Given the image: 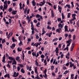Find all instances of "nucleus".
<instances>
[{"mask_svg": "<svg viewBox=\"0 0 79 79\" xmlns=\"http://www.w3.org/2000/svg\"><path fill=\"white\" fill-rule=\"evenodd\" d=\"M72 41H73V40L70 39L66 41V44H68L67 45V47H69V46L70 45V44H71V43Z\"/></svg>", "mask_w": 79, "mask_h": 79, "instance_id": "obj_1", "label": "nucleus"}, {"mask_svg": "<svg viewBox=\"0 0 79 79\" xmlns=\"http://www.w3.org/2000/svg\"><path fill=\"white\" fill-rule=\"evenodd\" d=\"M44 73L45 75H43V77L46 79L47 77V69H46L44 71Z\"/></svg>", "mask_w": 79, "mask_h": 79, "instance_id": "obj_2", "label": "nucleus"}, {"mask_svg": "<svg viewBox=\"0 0 79 79\" xmlns=\"http://www.w3.org/2000/svg\"><path fill=\"white\" fill-rule=\"evenodd\" d=\"M18 75H19V73H17L16 72H15L14 74L13 75V76L14 77H16L17 76H18Z\"/></svg>", "mask_w": 79, "mask_h": 79, "instance_id": "obj_3", "label": "nucleus"}, {"mask_svg": "<svg viewBox=\"0 0 79 79\" xmlns=\"http://www.w3.org/2000/svg\"><path fill=\"white\" fill-rule=\"evenodd\" d=\"M36 18H38L40 17V19H43V18H42V16H41L39 14L36 15Z\"/></svg>", "mask_w": 79, "mask_h": 79, "instance_id": "obj_4", "label": "nucleus"}, {"mask_svg": "<svg viewBox=\"0 0 79 79\" xmlns=\"http://www.w3.org/2000/svg\"><path fill=\"white\" fill-rule=\"evenodd\" d=\"M55 52L56 53H59V49L57 47L56 48Z\"/></svg>", "mask_w": 79, "mask_h": 79, "instance_id": "obj_5", "label": "nucleus"}, {"mask_svg": "<svg viewBox=\"0 0 79 79\" xmlns=\"http://www.w3.org/2000/svg\"><path fill=\"white\" fill-rule=\"evenodd\" d=\"M59 55H60V57L61 58H63V56H64V54H63V52H60L59 53Z\"/></svg>", "mask_w": 79, "mask_h": 79, "instance_id": "obj_6", "label": "nucleus"}, {"mask_svg": "<svg viewBox=\"0 0 79 79\" xmlns=\"http://www.w3.org/2000/svg\"><path fill=\"white\" fill-rule=\"evenodd\" d=\"M74 43H73L72 44V46L71 47V51H73V49L74 48Z\"/></svg>", "mask_w": 79, "mask_h": 79, "instance_id": "obj_7", "label": "nucleus"}, {"mask_svg": "<svg viewBox=\"0 0 79 79\" xmlns=\"http://www.w3.org/2000/svg\"><path fill=\"white\" fill-rule=\"evenodd\" d=\"M35 72L36 74H37V75H38V71H37V67H36L35 68Z\"/></svg>", "mask_w": 79, "mask_h": 79, "instance_id": "obj_8", "label": "nucleus"}, {"mask_svg": "<svg viewBox=\"0 0 79 79\" xmlns=\"http://www.w3.org/2000/svg\"><path fill=\"white\" fill-rule=\"evenodd\" d=\"M69 63L70 64V68H72L73 66H74V64H73V62H72L70 61L69 62Z\"/></svg>", "mask_w": 79, "mask_h": 79, "instance_id": "obj_9", "label": "nucleus"}, {"mask_svg": "<svg viewBox=\"0 0 79 79\" xmlns=\"http://www.w3.org/2000/svg\"><path fill=\"white\" fill-rule=\"evenodd\" d=\"M32 3L33 6H35V5H36V2H35V0H34L32 1Z\"/></svg>", "mask_w": 79, "mask_h": 79, "instance_id": "obj_10", "label": "nucleus"}, {"mask_svg": "<svg viewBox=\"0 0 79 79\" xmlns=\"http://www.w3.org/2000/svg\"><path fill=\"white\" fill-rule=\"evenodd\" d=\"M17 64V62H16V60H15V59L14 60H13V62L12 63V64H15V65H16V64Z\"/></svg>", "mask_w": 79, "mask_h": 79, "instance_id": "obj_11", "label": "nucleus"}, {"mask_svg": "<svg viewBox=\"0 0 79 79\" xmlns=\"http://www.w3.org/2000/svg\"><path fill=\"white\" fill-rule=\"evenodd\" d=\"M67 7H68L69 9H70L71 8V5H70L67 4L64 7V8H67Z\"/></svg>", "mask_w": 79, "mask_h": 79, "instance_id": "obj_12", "label": "nucleus"}, {"mask_svg": "<svg viewBox=\"0 0 79 79\" xmlns=\"http://www.w3.org/2000/svg\"><path fill=\"white\" fill-rule=\"evenodd\" d=\"M5 56H6L5 55H4L3 57L2 62H3V63H5V59H6V58H5Z\"/></svg>", "mask_w": 79, "mask_h": 79, "instance_id": "obj_13", "label": "nucleus"}, {"mask_svg": "<svg viewBox=\"0 0 79 79\" xmlns=\"http://www.w3.org/2000/svg\"><path fill=\"white\" fill-rule=\"evenodd\" d=\"M51 15L52 16V17L53 18L55 16V14H54V13L53 12V11L52 10L51 11Z\"/></svg>", "mask_w": 79, "mask_h": 79, "instance_id": "obj_14", "label": "nucleus"}, {"mask_svg": "<svg viewBox=\"0 0 79 79\" xmlns=\"http://www.w3.org/2000/svg\"><path fill=\"white\" fill-rule=\"evenodd\" d=\"M17 11L16 10H13L12 12V14L13 15H16Z\"/></svg>", "mask_w": 79, "mask_h": 79, "instance_id": "obj_15", "label": "nucleus"}, {"mask_svg": "<svg viewBox=\"0 0 79 79\" xmlns=\"http://www.w3.org/2000/svg\"><path fill=\"white\" fill-rule=\"evenodd\" d=\"M12 35H13V32H11L9 33L8 35L7 36L8 38H10V37H11Z\"/></svg>", "mask_w": 79, "mask_h": 79, "instance_id": "obj_16", "label": "nucleus"}, {"mask_svg": "<svg viewBox=\"0 0 79 79\" xmlns=\"http://www.w3.org/2000/svg\"><path fill=\"white\" fill-rule=\"evenodd\" d=\"M76 16V15L75 14H72V16L73 17V19H76V17H75Z\"/></svg>", "mask_w": 79, "mask_h": 79, "instance_id": "obj_17", "label": "nucleus"}, {"mask_svg": "<svg viewBox=\"0 0 79 79\" xmlns=\"http://www.w3.org/2000/svg\"><path fill=\"white\" fill-rule=\"evenodd\" d=\"M19 40L21 41V40H23V37L22 35H20V36H19Z\"/></svg>", "mask_w": 79, "mask_h": 79, "instance_id": "obj_18", "label": "nucleus"}, {"mask_svg": "<svg viewBox=\"0 0 79 79\" xmlns=\"http://www.w3.org/2000/svg\"><path fill=\"white\" fill-rule=\"evenodd\" d=\"M7 77L8 78L10 79V74H7L4 76V77Z\"/></svg>", "mask_w": 79, "mask_h": 79, "instance_id": "obj_19", "label": "nucleus"}, {"mask_svg": "<svg viewBox=\"0 0 79 79\" xmlns=\"http://www.w3.org/2000/svg\"><path fill=\"white\" fill-rule=\"evenodd\" d=\"M41 44V42H40V43H37L36 44H35V46L36 47H38V45H40Z\"/></svg>", "mask_w": 79, "mask_h": 79, "instance_id": "obj_20", "label": "nucleus"}, {"mask_svg": "<svg viewBox=\"0 0 79 79\" xmlns=\"http://www.w3.org/2000/svg\"><path fill=\"white\" fill-rule=\"evenodd\" d=\"M15 46H16V44H12V46H10V48H11L13 49V48L15 47Z\"/></svg>", "mask_w": 79, "mask_h": 79, "instance_id": "obj_21", "label": "nucleus"}, {"mask_svg": "<svg viewBox=\"0 0 79 79\" xmlns=\"http://www.w3.org/2000/svg\"><path fill=\"white\" fill-rule=\"evenodd\" d=\"M8 7V4L4 5V8L5 10H6Z\"/></svg>", "mask_w": 79, "mask_h": 79, "instance_id": "obj_22", "label": "nucleus"}, {"mask_svg": "<svg viewBox=\"0 0 79 79\" xmlns=\"http://www.w3.org/2000/svg\"><path fill=\"white\" fill-rule=\"evenodd\" d=\"M8 59L10 60H14L15 59L14 58L10 56H9Z\"/></svg>", "mask_w": 79, "mask_h": 79, "instance_id": "obj_23", "label": "nucleus"}, {"mask_svg": "<svg viewBox=\"0 0 79 79\" xmlns=\"http://www.w3.org/2000/svg\"><path fill=\"white\" fill-rule=\"evenodd\" d=\"M61 31V28H60L59 29H57L56 30V31H57V32H60Z\"/></svg>", "mask_w": 79, "mask_h": 79, "instance_id": "obj_24", "label": "nucleus"}, {"mask_svg": "<svg viewBox=\"0 0 79 79\" xmlns=\"http://www.w3.org/2000/svg\"><path fill=\"white\" fill-rule=\"evenodd\" d=\"M12 40L13 42H16V41H17V40L16 39H15L14 37H13L12 38Z\"/></svg>", "mask_w": 79, "mask_h": 79, "instance_id": "obj_25", "label": "nucleus"}, {"mask_svg": "<svg viewBox=\"0 0 79 79\" xmlns=\"http://www.w3.org/2000/svg\"><path fill=\"white\" fill-rule=\"evenodd\" d=\"M58 27H61V28H62L63 27V25L61 23H59L58 24Z\"/></svg>", "mask_w": 79, "mask_h": 79, "instance_id": "obj_26", "label": "nucleus"}, {"mask_svg": "<svg viewBox=\"0 0 79 79\" xmlns=\"http://www.w3.org/2000/svg\"><path fill=\"white\" fill-rule=\"evenodd\" d=\"M58 40V38H57L53 39L52 40V42H56V41H57Z\"/></svg>", "mask_w": 79, "mask_h": 79, "instance_id": "obj_27", "label": "nucleus"}, {"mask_svg": "<svg viewBox=\"0 0 79 79\" xmlns=\"http://www.w3.org/2000/svg\"><path fill=\"white\" fill-rule=\"evenodd\" d=\"M44 4H45V3H43V2H41L40 3L39 5H40V6H43V5H44Z\"/></svg>", "mask_w": 79, "mask_h": 79, "instance_id": "obj_28", "label": "nucleus"}, {"mask_svg": "<svg viewBox=\"0 0 79 79\" xmlns=\"http://www.w3.org/2000/svg\"><path fill=\"white\" fill-rule=\"evenodd\" d=\"M65 28V31H68V26H65L64 27Z\"/></svg>", "mask_w": 79, "mask_h": 79, "instance_id": "obj_29", "label": "nucleus"}, {"mask_svg": "<svg viewBox=\"0 0 79 79\" xmlns=\"http://www.w3.org/2000/svg\"><path fill=\"white\" fill-rule=\"evenodd\" d=\"M19 5L20 6V10H21V9L23 8V7H22V3L20 2L19 4Z\"/></svg>", "mask_w": 79, "mask_h": 79, "instance_id": "obj_30", "label": "nucleus"}, {"mask_svg": "<svg viewBox=\"0 0 79 79\" xmlns=\"http://www.w3.org/2000/svg\"><path fill=\"white\" fill-rule=\"evenodd\" d=\"M19 46H21V45H23V42L21 41H20V42L19 44Z\"/></svg>", "mask_w": 79, "mask_h": 79, "instance_id": "obj_31", "label": "nucleus"}, {"mask_svg": "<svg viewBox=\"0 0 79 79\" xmlns=\"http://www.w3.org/2000/svg\"><path fill=\"white\" fill-rule=\"evenodd\" d=\"M17 50H18V51H19V52H21L22 50V48H18L17 49Z\"/></svg>", "mask_w": 79, "mask_h": 79, "instance_id": "obj_32", "label": "nucleus"}, {"mask_svg": "<svg viewBox=\"0 0 79 79\" xmlns=\"http://www.w3.org/2000/svg\"><path fill=\"white\" fill-rule=\"evenodd\" d=\"M32 54L33 56H35L36 55V54L35 53V52H32Z\"/></svg>", "mask_w": 79, "mask_h": 79, "instance_id": "obj_33", "label": "nucleus"}, {"mask_svg": "<svg viewBox=\"0 0 79 79\" xmlns=\"http://www.w3.org/2000/svg\"><path fill=\"white\" fill-rule=\"evenodd\" d=\"M62 19H64L65 18L64 15V14H63V13H62Z\"/></svg>", "mask_w": 79, "mask_h": 79, "instance_id": "obj_34", "label": "nucleus"}, {"mask_svg": "<svg viewBox=\"0 0 79 79\" xmlns=\"http://www.w3.org/2000/svg\"><path fill=\"white\" fill-rule=\"evenodd\" d=\"M69 49V48L67 46L66 48H65L64 49V51H65L66 50H68V49Z\"/></svg>", "mask_w": 79, "mask_h": 79, "instance_id": "obj_35", "label": "nucleus"}, {"mask_svg": "<svg viewBox=\"0 0 79 79\" xmlns=\"http://www.w3.org/2000/svg\"><path fill=\"white\" fill-rule=\"evenodd\" d=\"M28 8L27 7L25 10L24 11V14H26V12L27 11V10Z\"/></svg>", "mask_w": 79, "mask_h": 79, "instance_id": "obj_36", "label": "nucleus"}, {"mask_svg": "<svg viewBox=\"0 0 79 79\" xmlns=\"http://www.w3.org/2000/svg\"><path fill=\"white\" fill-rule=\"evenodd\" d=\"M19 59H20V57L19 56H17L16 58V60L17 61H18Z\"/></svg>", "mask_w": 79, "mask_h": 79, "instance_id": "obj_37", "label": "nucleus"}, {"mask_svg": "<svg viewBox=\"0 0 79 79\" xmlns=\"http://www.w3.org/2000/svg\"><path fill=\"white\" fill-rule=\"evenodd\" d=\"M52 32H51L50 33H49L48 34V36L49 37H51V35H52Z\"/></svg>", "mask_w": 79, "mask_h": 79, "instance_id": "obj_38", "label": "nucleus"}, {"mask_svg": "<svg viewBox=\"0 0 79 79\" xmlns=\"http://www.w3.org/2000/svg\"><path fill=\"white\" fill-rule=\"evenodd\" d=\"M35 64L36 66H39V63H38V62H37V60H36L35 61Z\"/></svg>", "mask_w": 79, "mask_h": 79, "instance_id": "obj_39", "label": "nucleus"}, {"mask_svg": "<svg viewBox=\"0 0 79 79\" xmlns=\"http://www.w3.org/2000/svg\"><path fill=\"white\" fill-rule=\"evenodd\" d=\"M75 19H71L70 20V22L71 23V24H73V21H74V20Z\"/></svg>", "mask_w": 79, "mask_h": 79, "instance_id": "obj_40", "label": "nucleus"}, {"mask_svg": "<svg viewBox=\"0 0 79 79\" xmlns=\"http://www.w3.org/2000/svg\"><path fill=\"white\" fill-rule=\"evenodd\" d=\"M13 69H16V65H14L12 66Z\"/></svg>", "mask_w": 79, "mask_h": 79, "instance_id": "obj_41", "label": "nucleus"}, {"mask_svg": "<svg viewBox=\"0 0 79 79\" xmlns=\"http://www.w3.org/2000/svg\"><path fill=\"white\" fill-rule=\"evenodd\" d=\"M21 72H22V73H25V71H24L23 69H21Z\"/></svg>", "mask_w": 79, "mask_h": 79, "instance_id": "obj_42", "label": "nucleus"}, {"mask_svg": "<svg viewBox=\"0 0 79 79\" xmlns=\"http://www.w3.org/2000/svg\"><path fill=\"white\" fill-rule=\"evenodd\" d=\"M58 9L59 10V11H61V7L60 6H58Z\"/></svg>", "mask_w": 79, "mask_h": 79, "instance_id": "obj_43", "label": "nucleus"}, {"mask_svg": "<svg viewBox=\"0 0 79 79\" xmlns=\"http://www.w3.org/2000/svg\"><path fill=\"white\" fill-rule=\"evenodd\" d=\"M74 75L73 74H72L71 75V79H74Z\"/></svg>", "mask_w": 79, "mask_h": 79, "instance_id": "obj_44", "label": "nucleus"}, {"mask_svg": "<svg viewBox=\"0 0 79 79\" xmlns=\"http://www.w3.org/2000/svg\"><path fill=\"white\" fill-rule=\"evenodd\" d=\"M47 28L48 29H52V27H50L49 25L47 26Z\"/></svg>", "mask_w": 79, "mask_h": 79, "instance_id": "obj_45", "label": "nucleus"}, {"mask_svg": "<svg viewBox=\"0 0 79 79\" xmlns=\"http://www.w3.org/2000/svg\"><path fill=\"white\" fill-rule=\"evenodd\" d=\"M70 16H71V13H69L67 15V18H70Z\"/></svg>", "mask_w": 79, "mask_h": 79, "instance_id": "obj_46", "label": "nucleus"}, {"mask_svg": "<svg viewBox=\"0 0 79 79\" xmlns=\"http://www.w3.org/2000/svg\"><path fill=\"white\" fill-rule=\"evenodd\" d=\"M43 33L41 34V35H44L45 33H46V31H45L44 30L42 31Z\"/></svg>", "mask_w": 79, "mask_h": 79, "instance_id": "obj_47", "label": "nucleus"}, {"mask_svg": "<svg viewBox=\"0 0 79 79\" xmlns=\"http://www.w3.org/2000/svg\"><path fill=\"white\" fill-rule=\"evenodd\" d=\"M8 11L9 12H11V11H12V8H10L8 10Z\"/></svg>", "mask_w": 79, "mask_h": 79, "instance_id": "obj_48", "label": "nucleus"}, {"mask_svg": "<svg viewBox=\"0 0 79 79\" xmlns=\"http://www.w3.org/2000/svg\"><path fill=\"white\" fill-rule=\"evenodd\" d=\"M19 65H20V66L21 68H23L24 67V65L21 64H19Z\"/></svg>", "mask_w": 79, "mask_h": 79, "instance_id": "obj_49", "label": "nucleus"}, {"mask_svg": "<svg viewBox=\"0 0 79 79\" xmlns=\"http://www.w3.org/2000/svg\"><path fill=\"white\" fill-rule=\"evenodd\" d=\"M41 58H45V56L42 54L41 56Z\"/></svg>", "mask_w": 79, "mask_h": 79, "instance_id": "obj_50", "label": "nucleus"}, {"mask_svg": "<svg viewBox=\"0 0 79 79\" xmlns=\"http://www.w3.org/2000/svg\"><path fill=\"white\" fill-rule=\"evenodd\" d=\"M58 47L59 48H61V44H59L58 45Z\"/></svg>", "mask_w": 79, "mask_h": 79, "instance_id": "obj_51", "label": "nucleus"}, {"mask_svg": "<svg viewBox=\"0 0 79 79\" xmlns=\"http://www.w3.org/2000/svg\"><path fill=\"white\" fill-rule=\"evenodd\" d=\"M54 66H51V70H53V69H54Z\"/></svg>", "mask_w": 79, "mask_h": 79, "instance_id": "obj_52", "label": "nucleus"}, {"mask_svg": "<svg viewBox=\"0 0 79 79\" xmlns=\"http://www.w3.org/2000/svg\"><path fill=\"white\" fill-rule=\"evenodd\" d=\"M3 15V12H2L0 13V16L1 18H2L3 17V15Z\"/></svg>", "mask_w": 79, "mask_h": 79, "instance_id": "obj_53", "label": "nucleus"}, {"mask_svg": "<svg viewBox=\"0 0 79 79\" xmlns=\"http://www.w3.org/2000/svg\"><path fill=\"white\" fill-rule=\"evenodd\" d=\"M46 3H48V4L49 5V6H51V5H52V4L50 2H46Z\"/></svg>", "mask_w": 79, "mask_h": 79, "instance_id": "obj_54", "label": "nucleus"}, {"mask_svg": "<svg viewBox=\"0 0 79 79\" xmlns=\"http://www.w3.org/2000/svg\"><path fill=\"white\" fill-rule=\"evenodd\" d=\"M22 60L24 61V53H23V55Z\"/></svg>", "mask_w": 79, "mask_h": 79, "instance_id": "obj_55", "label": "nucleus"}, {"mask_svg": "<svg viewBox=\"0 0 79 79\" xmlns=\"http://www.w3.org/2000/svg\"><path fill=\"white\" fill-rule=\"evenodd\" d=\"M63 2V0H62V1L59 2V5H61V4Z\"/></svg>", "mask_w": 79, "mask_h": 79, "instance_id": "obj_56", "label": "nucleus"}, {"mask_svg": "<svg viewBox=\"0 0 79 79\" xmlns=\"http://www.w3.org/2000/svg\"><path fill=\"white\" fill-rule=\"evenodd\" d=\"M55 72V73H57L58 72V68H56Z\"/></svg>", "mask_w": 79, "mask_h": 79, "instance_id": "obj_57", "label": "nucleus"}, {"mask_svg": "<svg viewBox=\"0 0 79 79\" xmlns=\"http://www.w3.org/2000/svg\"><path fill=\"white\" fill-rule=\"evenodd\" d=\"M17 69L18 71H19L20 70V67H19V66L17 67Z\"/></svg>", "mask_w": 79, "mask_h": 79, "instance_id": "obj_58", "label": "nucleus"}, {"mask_svg": "<svg viewBox=\"0 0 79 79\" xmlns=\"http://www.w3.org/2000/svg\"><path fill=\"white\" fill-rule=\"evenodd\" d=\"M58 21L59 22V21H61V19L60 18H59V19H57Z\"/></svg>", "mask_w": 79, "mask_h": 79, "instance_id": "obj_59", "label": "nucleus"}, {"mask_svg": "<svg viewBox=\"0 0 79 79\" xmlns=\"http://www.w3.org/2000/svg\"><path fill=\"white\" fill-rule=\"evenodd\" d=\"M71 4H72V8H73V7H74V4H73V2H71Z\"/></svg>", "mask_w": 79, "mask_h": 79, "instance_id": "obj_60", "label": "nucleus"}, {"mask_svg": "<svg viewBox=\"0 0 79 79\" xmlns=\"http://www.w3.org/2000/svg\"><path fill=\"white\" fill-rule=\"evenodd\" d=\"M68 72H69L68 71L66 70L65 72L64 73V74H67V73H68Z\"/></svg>", "mask_w": 79, "mask_h": 79, "instance_id": "obj_61", "label": "nucleus"}, {"mask_svg": "<svg viewBox=\"0 0 79 79\" xmlns=\"http://www.w3.org/2000/svg\"><path fill=\"white\" fill-rule=\"evenodd\" d=\"M7 67H8V68H10L11 67V66L10 65V64H7Z\"/></svg>", "mask_w": 79, "mask_h": 79, "instance_id": "obj_62", "label": "nucleus"}, {"mask_svg": "<svg viewBox=\"0 0 79 79\" xmlns=\"http://www.w3.org/2000/svg\"><path fill=\"white\" fill-rule=\"evenodd\" d=\"M5 39H4L3 40H2V44H3L4 43H5Z\"/></svg>", "mask_w": 79, "mask_h": 79, "instance_id": "obj_63", "label": "nucleus"}, {"mask_svg": "<svg viewBox=\"0 0 79 79\" xmlns=\"http://www.w3.org/2000/svg\"><path fill=\"white\" fill-rule=\"evenodd\" d=\"M40 23H38L36 24V26L38 27H39V25H40Z\"/></svg>", "mask_w": 79, "mask_h": 79, "instance_id": "obj_64", "label": "nucleus"}]
</instances>
